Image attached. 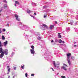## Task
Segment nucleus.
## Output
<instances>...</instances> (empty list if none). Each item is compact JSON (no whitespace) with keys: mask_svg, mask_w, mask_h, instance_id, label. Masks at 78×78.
I'll return each instance as SVG.
<instances>
[{"mask_svg":"<svg viewBox=\"0 0 78 78\" xmlns=\"http://www.w3.org/2000/svg\"><path fill=\"white\" fill-rule=\"evenodd\" d=\"M2 53L3 57V56H4V52H3V50L2 48H0V53Z\"/></svg>","mask_w":78,"mask_h":78,"instance_id":"f257e3e1","label":"nucleus"},{"mask_svg":"<svg viewBox=\"0 0 78 78\" xmlns=\"http://www.w3.org/2000/svg\"><path fill=\"white\" fill-rule=\"evenodd\" d=\"M67 59H70V57L71 56V53H68L67 54H66Z\"/></svg>","mask_w":78,"mask_h":78,"instance_id":"f03ea898","label":"nucleus"},{"mask_svg":"<svg viewBox=\"0 0 78 78\" xmlns=\"http://www.w3.org/2000/svg\"><path fill=\"white\" fill-rule=\"evenodd\" d=\"M14 16L16 18V19L17 20H18V21H19L20 20L19 19H18V15L17 14L14 15Z\"/></svg>","mask_w":78,"mask_h":78,"instance_id":"7ed1b4c3","label":"nucleus"},{"mask_svg":"<svg viewBox=\"0 0 78 78\" xmlns=\"http://www.w3.org/2000/svg\"><path fill=\"white\" fill-rule=\"evenodd\" d=\"M30 52L31 54L34 55L35 53V51L34 50V49H30Z\"/></svg>","mask_w":78,"mask_h":78,"instance_id":"20e7f679","label":"nucleus"},{"mask_svg":"<svg viewBox=\"0 0 78 78\" xmlns=\"http://www.w3.org/2000/svg\"><path fill=\"white\" fill-rule=\"evenodd\" d=\"M4 46L5 47H6V45H7V44H8V41H6L5 42H4Z\"/></svg>","mask_w":78,"mask_h":78,"instance_id":"39448f33","label":"nucleus"},{"mask_svg":"<svg viewBox=\"0 0 78 78\" xmlns=\"http://www.w3.org/2000/svg\"><path fill=\"white\" fill-rule=\"evenodd\" d=\"M67 61L69 65H70V64H71V62H70V58H67Z\"/></svg>","mask_w":78,"mask_h":78,"instance_id":"423d86ee","label":"nucleus"},{"mask_svg":"<svg viewBox=\"0 0 78 78\" xmlns=\"http://www.w3.org/2000/svg\"><path fill=\"white\" fill-rule=\"evenodd\" d=\"M5 55H8V49H5Z\"/></svg>","mask_w":78,"mask_h":78,"instance_id":"0eeeda50","label":"nucleus"},{"mask_svg":"<svg viewBox=\"0 0 78 78\" xmlns=\"http://www.w3.org/2000/svg\"><path fill=\"white\" fill-rule=\"evenodd\" d=\"M15 6H16V4H17V5H20L19 2H18V1H16L15 2Z\"/></svg>","mask_w":78,"mask_h":78,"instance_id":"6e6552de","label":"nucleus"},{"mask_svg":"<svg viewBox=\"0 0 78 78\" xmlns=\"http://www.w3.org/2000/svg\"><path fill=\"white\" fill-rule=\"evenodd\" d=\"M54 27V25H51L50 26L49 28H50V30H52V29H53V28H53Z\"/></svg>","mask_w":78,"mask_h":78,"instance_id":"1a4fd4ad","label":"nucleus"},{"mask_svg":"<svg viewBox=\"0 0 78 78\" xmlns=\"http://www.w3.org/2000/svg\"><path fill=\"white\" fill-rule=\"evenodd\" d=\"M58 38H61V37H62L61 35V33H58Z\"/></svg>","mask_w":78,"mask_h":78,"instance_id":"9d476101","label":"nucleus"},{"mask_svg":"<svg viewBox=\"0 0 78 78\" xmlns=\"http://www.w3.org/2000/svg\"><path fill=\"white\" fill-rule=\"evenodd\" d=\"M9 67H10V66H7L8 71L9 72H10V70H11V69Z\"/></svg>","mask_w":78,"mask_h":78,"instance_id":"9b49d317","label":"nucleus"},{"mask_svg":"<svg viewBox=\"0 0 78 78\" xmlns=\"http://www.w3.org/2000/svg\"><path fill=\"white\" fill-rule=\"evenodd\" d=\"M63 68L65 70H67V69L66 68V67L64 66H63L62 68L61 69Z\"/></svg>","mask_w":78,"mask_h":78,"instance_id":"f8f14e48","label":"nucleus"},{"mask_svg":"<svg viewBox=\"0 0 78 78\" xmlns=\"http://www.w3.org/2000/svg\"><path fill=\"white\" fill-rule=\"evenodd\" d=\"M42 26H43V27H45V28H47L48 27V26H47V25H46L45 24H43L42 25Z\"/></svg>","mask_w":78,"mask_h":78,"instance_id":"ddd939ff","label":"nucleus"},{"mask_svg":"<svg viewBox=\"0 0 78 78\" xmlns=\"http://www.w3.org/2000/svg\"><path fill=\"white\" fill-rule=\"evenodd\" d=\"M53 65H54V66H55V67H56V65H55V61H54L53 62Z\"/></svg>","mask_w":78,"mask_h":78,"instance_id":"4468645a","label":"nucleus"},{"mask_svg":"<svg viewBox=\"0 0 78 78\" xmlns=\"http://www.w3.org/2000/svg\"><path fill=\"white\" fill-rule=\"evenodd\" d=\"M3 53H1V55H0V58H3Z\"/></svg>","mask_w":78,"mask_h":78,"instance_id":"2eb2a0df","label":"nucleus"},{"mask_svg":"<svg viewBox=\"0 0 78 78\" xmlns=\"http://www.w3.org/2000/svg\"><path fill=\"white\" fill-rule=\"evenodd\" d=\"M2 40H5V37L4 36L2 35Z\"/></svg>","mask_w":78,"mask_h":78,"instance_id":"dca6fc26","label":"nucleus"},{"mask_svg":"<svg viewBox=\"0 0 78 78\" xmlns=\"http://www.w3.org/2000/svg\"><path fill=\"white\" fill-rule=\"evenodd\" d=\"M27 12L29 14H30V13L31 12V11L30 10H27Z\"/></svg>","mask_w":78,"mask_h":78,"instance_id":"f3484780","label":"nucleus"},{"mask_svg":"<svg viewBox=\"0 0 78 78\" xmlns=\"http://www.w3.org/2000/svg\"><path fill=\"white\" fill-rule=\"evenodd\" d=\"M4 8H6L8 7V6H7V5H6V4H5L4 5Z\"/></svg>","mask_w":78,"mask_h":78,"instance_id":"a211bd4d","label":"nucleus"},{"mask_svg":"<svg viewBox=\"0 0 78 78\" xmlns=\"http://www.w3.org/2000/svg\"><path fill=\"white\" fill-rule=\"evenodd\" d=\"M25 67V65H23V66H21V67L22 69H24V67Z\"/></svg>","mask_w":78,"mask_h":78,"instance_id":"6ab92c4d","label":"nucleus"},{"mask_svg":"<svg viewBox=\"0 0 78 78\" xmlns=\"http://www.w3.org/2000/svg\"><path fill=\"white\" fill-rule=\"evenodd\" d=\"M62 41L61 39H60L59 40V41H58V42L59 43H61V42H62Z\"/></svg>","mask_w":78,"mask_h":78,"instance_id":"aec40b11","label":"nucleus"},{"mask_svg":"<svg viewBox=\"0 0 78 78\" xmlns=\"http://www.w3.org/2000/svg\"><path fill=\"white\" fill-rule=\"evenodd\" d=\"M31 48H32V50H34V46L32 45V46H31Z\"/></svg>","mask_w":78,"mask_h":78,"instance_id":"412c9836","label":"nucleus"},{"mask_svg":"<svg viewBox=\"0 0 78 78\" xmlns=\"http://www.w3.org/2000/svg\"><path fill=\"white\" fill-rule=\"evenodd\" d=\"M25 76L26 77H27L28 76V74H27V73H25Z\"/></svg>","mask_w":78,"mask_h":78,"instance_id":"4be33fe9","label":"nucleus"},{"mask_svg":"<svg viewBox=\"0 0 78 78\" xmlns=\"http://www.w3.org/2000/svg\"><path fill=\"white\" fill-rule=\"evenodd\" d=\"M61 77H62V78H66L65 76H62Z\"/></svg>","mask_w":78,"mask_h":78,"instance_id":"5701e85b","label":"nucleus"},{"mask_svg":"<svg viewBox=\"0 0 78 78\" xmlns=\"http://www.w3.org/2000/svg\"><path fill=\"white\" fill-rule=\"evenodd\" d=\"M3 2H5V3H7V1L6 0H3Z\"/></svg>","mask_w":78,"mask_h":78,"instance_id":"b1692460","label":"nucleus"},{"mask_svg":"<svg viewBox=\"0 0 78 78\" xmlns=\"http://www.w3.org/2000/svg\"><path fill=\"white\" fill-rule=\"evenodd\" d=\"M38 40H41V37H39L38 38Z\"/></svg>","mask_w":78,"mask_h":78,"instance_id":"393cba45","label":"nucleus"},{"mask_svg":"<svg viewBox=\"0 0 78 78\" xmlns=\"http://www.w3.org/2000/svg\"><path fill=\"white\" fill-rule=\"evenodd\" d=\"M55 42H58V39H55Z\"/></svg>","mask_w":78,"mask_h":78,"instance_id":"a878e982","label":"nucleus"},{"mask_svg":"<svg viewBox=\"0 0 78 78\" xmlns=\"http://www.w3.org/2000/svg\"><path fill=\"white\" fill-rule=\"evenodd\" d=\"M0 47H2V42L0 41Z\"/></svg>","mask_w":78,"mask_h":78,"instance_id":"bb28decb","label":"nucleus"},{"mask_svg":"<svg viewBox=\"0 0 78 78\" xmlns=\"http://www.w3.org/2000/svg\"><path fill=\"white\" fill-rule=\"evenodd\" d=\"M70 22L71 23H73V21H72V20H71L70 21Z\"/></svg>","mask_w":78,"mask_h":78,"instance_id":"cd10ccee","label":"nucleus"},{"mask_svg":"<svg viewBox=\"0 0 78 78\" xmlns=\"http://www.w3.org/2000/svg\"><path fill=\"white\" fill-rule=\"evenodd\" d=\"M71 59H74V57H71Z\"/></svg>","mask_w":78,"mask_h":78,"instance_id":"c85d7f7f","label":"nucleus"},{"mask_svg":"<svg viewBox=\"0 0 78 78\" xmlns=\"http://www.w3.org/2000/svg\"><path fill=\"white\" fill-rule=\"evenodd\" d=\"M2 30L3 31H6V29H3Z\"/></svg>","mask_w":78,"mask_h":78,"instance_id":"c756f323","label":"nucleus"},{"mask_svg":"<svg viewBox=\"0 0 78 78\" xmlns=\"http://www.w3.org/2000/svg\"><path fill=\"white\" fill-rule=\"evenodd\" d=\"M31 76H34V74H31Z\"/></svg>","mask_w":78,"mask_h":78,"instance_id":"7c9ffc66","label":"nucleus"},{"mask_svg":"<svg viewBox=\"0 0 78 78\" xmlns=\"http://www.w3.org/2000/svg\"><path fill=\"white\" fill-rule=\"evenodd\" d=\"M34 16H36V13L34 12Z\"/></svg>","mask_w":78,"mask_h":78,"instance_id":"2f4dec72","label":"nucleus"},{"mask_svg":"<svg viewBox=\"0 0 78 78\" xmlns=\"http://www.w3.org/2000/svg\"><path fill=\"white\" fill-rule=\"evenodd\" d=\"M0 33H2V29H0Z\"/></svg>","mask_w":78,"mask_h":78,"instance_id":"473e14b6","label":"nucleus"},{"mask_svg":"<svg viewBox=\"0 0 78 78\" xmlns=\"http://www.w3.org/2000/svg\"><path fill=\"white\" fill-rule=\"evenodd\" d=\"M47 17V15H44V18H45Z\"/></svg>","mask_w":78,"mask_h":78,"instance_id":"72a5a7b5","label":"nucleus"},{"mask_svg":"<svg viewBox=\"0 0 78 78\" xmlns=\"http://www.w3.org/2000/svg\"><path fill=\"white\" fill-rule=\"evenodd\" d=\"M14 70H16V67H14Z\"/></svg>","mask_w":78,"mask_h":78,"instance_id":"f704fd0d","label":"nucleus"},{"mask_svg":"<svg viewBox=\"0 0 78 78\" xmlns=\"http://www.w3.org/2000/svg\"><path fill=\"white\" fill-rule=\"evenodd\" d=\"M51 69H52V70H53V71H55V70L54 69H53L52 68H51Z\"/></svg>","mask_w":78,"mask_h":78,"instance_id":"c9c22d12","label":"nucleus"},{"mask_svg":"<svg viewBox=\"0 0 78 78\" xmlns=\"http://www.w3.org/2000/svg\"><path fill=\"white\" fill-rule=\"evenodd\" d=\"M55 23L57 24L58 23V22H57V21H55Z\"/></svg>","mask_w":78,"mask_h":78,"instance_id":"e433bc0d","label":"nucleus"},{"mask_svg":"<svg viewBox=\"0 0 78 78\" xmlns=\"http://www.w3.org/2000/svg\"><path fill=\"white\" fill-rule=\"evenodd\" d=\"M7 26H8V27H9V24H7Z\"/></svg>","mask_w":78,"mask_h":78,"instance_id":"4c0bfd02","label":"nucleus"},{"mask_svg":"<svg viewBox=\"0 0 78 78\" xmlns=\"http://www.w3.org/2000/svg\"><path fill=\"white\" fill-rule=\"evenodd\" d=\"M54 42V41H53V40H52L51 41V43H52V42Z\"/></svg>","mask_w":78,"mask_h":78,"instance_id":"58836bf2","label":"nucleus"},{"mask_svg":"<svg viewBox=\"0 0 78 78\" xmlns=\"http://www.w3.org/2000/svg\"><path fill=\"white\" fill-rule=\"evenodd\" d=\"M56 67H57V68H58L59 67V66H56Z\"/></svg>","mask_w":78,"mask_h":78,"instance_id":"ea45409f","label":"nucleus"},{"mask_svg":"<svg viewBox=\"0 0 78 78\" xmlns=\"http://www.w3.org/2000/svg\"><path fill=\"white\" fill-rule=\"evenodd\" d=\"M62 43H63V44H64V43H65L64 41H62Z\"/></svg>","mask_w":78,"mask_h":78,"instance_id":"a19ab883","label":"nucleus"},{"mask_svg":"<svg viewBox=\"0 0 78 78\" xmlns=\"http://www.w3.org/2000/svg\"><path fill=\"white\" fill-rule=\"evenodd\" d=\"M74 46L75 47H76V45H74Z\"/></svg>","mask_w":78,"mask_h":78,"instance_id":"79ce46f5","label":"nucleus"},{"mask_svg":"<svg viewBox=\"0 0 78 78\" xmlns=\"http://www.w3.org/2000/svg\"><path fill=\"white\" fill-rule=\"evenodd\" d=\"M2 9H1L0 11V12H2Z\"/></svg>","mask_w":78,"mask_h":78,"instance_id":"37998d69","label":"nucleus"},{"mask_svg":"<svg viewBox=\"0 0 78 78\" xmlns=\"http://www.w3.org/2000/svg\"><path fill=\"white\" fill-rule=\"evenodd\" d=\"M10 78V76H8V78Z\"/></svg>","mask_w":78,"mask_h":78,"instance_id":"c03bdc74","label":"nucleus"},{"mask_svg":"<svg viewBox=\"0 0 78 78\" xmlns=\"http://www.w3.org/2000/svg\"><path fill=\"white\" fill-rule=\"evenodd\" d=\"M74 44H76V42H74Z\"/></svg>","mask_w":78,"mask_h":78,"instance_id":"a18cd8bd","label":"nucleus"},{"mask_svg":"<svg viewBox=\"0 0 78 78\" xmlns=\"http://www.w3.org/2000/svg\"><path fill=\"white\" fill-rule=\"evenodd\" d=\"M31 16L32 17H33V16Z\"/></svg>","mask_w":78,"mask_h":78,"instance_id":"49530a36","label":"nucleus"},{"mask_svg":"<svg viewBox=\"0 0 78 78\" xmlns=\"http://www.w3.org/2000/svg\"><path fill=\"white\" fill-rule=\"evenodd\" d=\"M66 67H67V65H66Z\"/></svg>","mask_w":78,"mask_h":78,"instance_id":"de8ad7c7","label":"nucleus"},{"mask_svg":"<svg viewBox=\"0 0 78 78\" xmlns=\"http://www.w3.org/2000/svg\"><path fill=\"white\" fill-rule=\"evenodd\" d=\"M0 16H1V14H0Z\"/></svg>","mask_w":78,"mask_h":78,"instance_id":"09e8293b","label":"nucleus"}]
</instances>
